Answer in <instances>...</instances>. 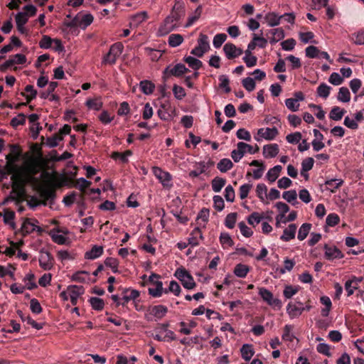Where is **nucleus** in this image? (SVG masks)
<instances>
[{"label":"nucleus","instance_id":"obj_1","mask_svg":"<svg viewBox=\"0 0 364 364\" xmlns=\"http://www.w3.org/2000/svg\"><path fill=\"white\" fill-rule=\"evenodd\" d=\"M44 178V184L40 186L39 193L42 198V205H46L47 202L53 203L56 197V188L62 187L64 183L59 181L57 172L49 173L45 171L43 173Z\"/></svg>","mask_w":364,"mask_h":364},{"label":"nucleus","instance_id":"obj_2","mask_svg":"<svg viewBox=\"0 0 364 364\" xmlns=\"http://www.w3.org/2000/svg\"><path fill=\"white\" fill-rule=\"evenodd\" d=\"M174 276L181 282L184 288L193 289L196 284L193 276L183 267L176 269Z\"/></svg>","mask_w":364,"mask_h":364},{"label":"nucleus","instance_id":"obj_3","mask_svg":"<svg viewBox=\"0 0 364 364\" xmlns=\"http://www.w3.org/2000/svg\"><path fill=\"white\" fill-rule=\"evenodd\" d=\"M38 223V220L25 218L21 228V231L23 236L29 235L34 231H37L39 235H41L43 230L37 225Z\"/></svg>","mask_w":364,"mask_h":364},{"label":"nucleus","instance_id":"obj_4","mask_svg":"<svg viewBox=\"0 0 364 364\" xmlns=\"http://www.w3.org/2000/svg\"><path fill=\"white\" fill-rule=\"evenodd\" d=\"M152 172L155 177L161 183L164 188H171L172 186L171 183L172 176L168 172L162 170L158 166H154Z\"/></svg>","mask_w":364,"mask_h":364},{"label":"nucleus","instance_id":"obj_5","mask_svg":"<svg viewBox=\"0 0 364 364\" xmlns=\"http://www.w3.org/2000/svg\"><path fill=\"white\" fill-rule=\"evenodd\" d=\"M39 265L44 270H50L55 263L53 255L45 249H41L39 252Z\"/></svg>","mask_w":364,"mask_h":364},{"label":"nucleus","instance_id":"obj_6","mask_svg":"<svg viewBox=\"0 0 364 364\" xmlns=\"http://www.w3.org/2000/svg\"><path fill=\"white\" fill-rule=\"evenodd\" d=\"M259 294L262 299L269 306L280 309L282 303L280 299L274 298L272 293L264 287L259 289Z\"/></svg>","mask_w":364,"mask_h":364},{"label":"nucleus","instance_id":"obj_7","mask_svg":"<svg viewBox=\"0 0 364 364\" xmlns=\"http://www.w3.org/2000/svg\"><path fill=\"white\" fill-rule=\"evenodd\" d=\"M188 72H190L189 69L182 63H178L173 68L168 65L164 70V78H166L171 75L179 77Z\"/></svg>","mask_w":364,"mask_h":364},{"label":"nucleus","instance_id":"obj_8","mask_svg":"<svg viewBox=\"0 0 364 364\" xmlns=\"http://www.w3.org/2000/svg\"><path fill=\"white\" fill-rule=\"evenodd\" d=\"M311 301L308 300L306 303V306L303 308H299L295 304L289 302L287 306V311L291 318H296L300 316L304 311H310L312 309Z\"/></svg>","mask_w":364,"mask_h":364},{"label":"nucleus","instance_id":"obj_9","mask_svg":"<svg viewBox=\"0 0 364 364\" xmlns=\"http://www.w3.org/2000/svg\"><path fill=\"white\" fill-rule=\"evenodd\" d=\"M279 134L278 129L276 127L272 128H261L257 131V136H255V139L259 141V138H264L267 140H273Z\"/></svg>","mask_w":364,"mask_h":364},{"label":"nucleus","instance_id":"obj_10","mask_svg":"<svg viewBox=\"0 0 364 364\" xmlns=\"http://www.w3.org/2000/svg\"><path fill=\"white\" fill-rule=\"evenodd\" d=\"M323 249L325 250V257L328 260L341 259L344 257L342 252L336 246H330L326 244Z\"/></svg>","mask_w":364,"mask_h":364},{"label":"nucleus","instance_id":"obj_11","mask_svg":"<svg viewBox=\"0 0 364 364\" xmlns=\"http://www.w3.org/2000/svg\"><path fill=\"white\" fill-rule=\"evenodd\" d=\"M271 44H274L284 38V32L282 28L269 29L266 33Z\"/></svg>","mask_w":364,"mask_h":364},{"label":"nucleus","instance_id":"obj_12","mask_svg":"<svg viewBox=\"0 0 364 364\" xmlns=\"http://www.w3.org/2000/svg\"><path fill=\"white\" fill-rule=\"evenodd\" d=\"M140 294L136 289H125L122 291V306H126L131 300L135 301Z\"/></svg>","mask_w":364,"mask_h":364},{"label":"nucleus","instance_id":"obj_13","mask_svg":"<svg viewBox=\"0 0 364 364\" xmlns=\"http://www.w3.org/2000/svg\"><path fill=\"white\" fill-rule=\"evenodd\" d=\"M173 18V16L169 15L164 19L163 24L159 28V31L161 33H168L176 29L177 22Z\"/></svg>","mask_w":364,"mask_h":364},{"label":"nucleus","instance_id":"obj_14","mask_svg":"<svg viewBox=\"0 0 364 364\" xmlns=\"http://www.w3.org/2000/svg\"><path fill=\"white\" fill-rule=\"evenodd\" d=\"M168 312V309L164 305L153 306L149 309V313L154 316L156 319H161L166 316Z\"/></svg>","mask_w":364,"mask_h":364},{"label":"nucleus","instance_id":"obj_15","mask_svg":"<svg viewBox=\"0 0 364 364\" xmlns=\"http://www.w3.org/2000/svg\"><path fill=\"white\" fill-rule=\"evenodd\" d=\"M77 16H79V23H80V28L82 29H85L87 26H89L94 20L93 16L88 13V14H83L82 12H79L77 14Z\"/></svg>","mask_w":364,"mask_h":364},{"label":"nucleus","instance_id":"obj_16","mask_svg":"<svg viewBox=\"0 0 364 364\" xmlns=\"http://www.w3.org/2000/svg\"><path fill=\"white\" fill-rule=\"evenodd\" d=\"M156 288L149 287L148 289L149 294L153 297H160L163 293L168 294V290L163 288V283L161 281L157 280L154 282Z\"/></svg>","mask_w":364,"mask_h":364},{"label":"nucleus","instance_id":"obj_17","mask_svg":"<svg viewBox=\"0 0 364 364\" xmlns=\"http://www.w3.org/2000/svg\"><path fill=\"white\" fill-rule=\"evenodd\" d=\"M296 224H290L288 228H285L283 231V235L280 237L282 241L288 242L295 237L296 231Z\"/></svg>","mask_w":364,"mask_h":364},{"label":"nucleus","instance_id":"obj_18","mask_svg":"<svg viewBox=\"0 0 364 364\" xmlns=\"http://www.w3.org/2000/svg\"><path fill=\"white\" fill-rule=\"evenodd\" d=\"M279 150V146L277 144L265 145L263 147V155L265 158H273L278 154Z\"/></svg>","mask_w":364,"mask_h":364},{"label":"nucleus","instance_id":"obj_19","mask_svg":"<svg viewBox=\"0 0 364 364\" xmlns=\"http://www.w3.org/2000/svg\"><path fill=\"white\" fill-rule=\"evenodd\" d=\"M102 253L103 247L102 246L94 245L90 251L85 252V258L95 259L100 257Z\"/></svg>","mask_w":364,"mask_h":364},{"label":"nucleus","instance_id":"obj_20","mask_svg":"<svg viewBox=\"0 0 364 364\" xmlns=\"http://www.w3.org/2000/svg\"><path fill=\"white\" fill-rule=\"evenodd\" d=\"M223 51L228 60H233L237 58L236 46L232 43H227L223 46Z\"/></svg>","mask_w":364,"mask_h":364},{"label":"nucleus","instance_id":"obj_21","mask_svg":"<svg viewBox=\"0 0 364 364\" xmlns=\"http://www.w3.org/2000/svg\"><path fill=\"white\" fill-rule=\"evenodd\" d=\"M198 237L200 239L203 238L200 229L198 227L194 228V230L191 232V237L188 238V245H191L192 247L198 246L199 245Z\"/></svg>","mask_w":364,"mask_h":364},{"label":"nucleus","instance_id":"obj_22","mask_svg":"<svg viewBox=\"0 0 364 364\" xmlns=\"http://www.w3.org/2000/svg\"><path fill=\"white\" fill-rule=\"evenodd\" d=\"M343 183V181L339 178H333L325 182L326 188L332 193H335Z\"/></svg>","mask_w":364,"mask_h":364},{"label":"nucleus","instance_id":"obj_23","mask_svg":"<svg viewBox=\"0 0 364 364\" xmlns=\"http://www.w3.org/2000/svg\"><path fill=\"white\" fill-rule=\"evenodd\" d=\"M141 91L145 95H151L155 90V85L149 80H142L139 83Z\"/></svg>","mask_w":364,"mask_h":364},{"label":"nucleus","instance_id":"obj_24","mask_svg":"<svg viewBox=\"0 0 364 364\" xmlns=\"http://www.w3.org/2000/svg\"><path fill=\"white\" fill-rule=\"evenodd\" d=\"M240 352L242 358L246 361L250 360L255 353L251 344H244L240 349Z\"/></svg>","mask_w":364,"mask_h":364},{"label":"nucleus","instance_id":"obj_25","mask_svg":"<svg viewBox=\"0 0 364 364\" xmlns=\"http://www.w3.org/2000/svg\"><path fill=\"white\" fill-rule=\"evenodd\" d=\"M282 169V167L280 165H277V166H274L273 168H270L266 175L267 180L270 183L274 182L277 180V178L279 177Z\"/></svg>","mask_w":364,"mask_h":364},{"label":"nucleus","instance_id":"obj_26","mask_svg":"<svg viewBox=\"0 0 364 364\" xmlns=\"http://www.w3.org/2000/svg\"><path fill=\"white\" fill-rule=\"evenodd\" d=\"M277 208L281 212V214L277 215V226L279 227V222L282 218L285 217V213L289 211V207L288 205L283 202H278L276 203Z\"/></svg>","mask_w":364,"mask_h":364},{"label":"nucleus","instance_id":"obj_27","mask_svg":"<svg viewBox=\"0 0 364 364\" xmlns=\"http://www.w3.org/2000/svg\"><path fill=\"white\" fill-rule=\"evenodd\" d=\"M249 272V267L241 263L236 264L234 269V274L240 278H245Z\"/></svg>","mask_w":364,"mask_h":364},{"label":"nucleus","instance_id":"obj_28","mask_svg":"<svg viewBox=\"0 0 364 364\" xmlns=\"http://www.w3.org/2000/svg\"><path fill=\"white\" fill-rule=\"evenodd\" d=\"M233 163L230 159L225 158L221 159L217 164V168L222 173H225L233 167Z\"/></svg>","mask_w":364,"mask_h":364},{"label":"nucleus","instance_id":"obj_29","mask_svg":"<svg viewBox=\"0 0 364 364\" xmlns=\"http://www.w3.org/2000/svg\"><path fill=\"white\" fill-rule=\"evenodd\" d=\"M92 183L84 178H80L74 181L73 186L78 188L82 193H85V189L91 186Z\"/></svg>","mask_w":364,"mask_h":364},{"label":"nucleus","instance_id":"obj_30","mask_svg":"<svg viewBox=\"0 0 364 364\" xmlns=\"http://www.w3.org/2000/svg\"><path fill=\"white\" fill-rule=\"evenodd\" d=\"M225 183L226 180L225 178L218 176L215 177L211 182L213 191L215 193H219Z\"/></svg>","mask_w":364,"mask_h":364},{"label":"nucleus","instance_id":"obj_31","mask_svg":"<svg viewBox=\"0 0 364 364\" xmlns=\"http://www.w3.org/2000/svg\"><path fill=\"white\" fill-rule=\"evenodd\" d=\"M282 197L284 200H286L288 203H291L293 205L299 203L296 200L297 193L295 190L284 191L282 194Z\"/></svg>","mask_w":364,"mask_h":364},{"label":"nucleus","instance_id":"obj_32","mask_svg":"<svg viewBox=\"0 0 364 364\" xmlns=\"http://www.w3.org/2000/svg\"><path fill=\"white\" fill-rule=\"evenodd\" d=\"M184 61L195 70H199L203 66L202 61L191 56L185 57Z\"/></svg>","mask_w":364,"mask_h":364},{"label":"nucleus","instance_id":"obj_33","mask_svg":"<svg viewBox=\"0 0 364 364\" xmlns=\"http://www.w3.org/2000/svg\"><path fill=\"white\" fill-rule=\"evenodd\" d=\"M311 228V224L307 223L302 224L299 230L298 236H297L298 239L300 241L304 240L307 237L308 234L309 233Z\"/></svg>","mask_w":364,"mask_h":364},{"label":"nucleus","instance_id":"obj_34","mask_svg":"<svg viewBox=\"0 0 364 364\" xmlns=\"http://www.w3.org/2000/svg\"><path fill=\"white\" fill-rule=\"evenodd\" d=\"M203 11V7L201 5H199L194 11V15L190 16L188 18V21L185 25L186 28L191 26L201 16Z\"/></svg>","mask_w":364,"mask_h":364},{"label":"nucleus","instance_id":"obj_35","mask_svg":"<svg viewBox=\"0 0 364 364\" xmlns=\"http://www.w3.org/2000/svg\"><path fill=\"white\" fill-rule=\"evenodd\" d=\"M123 49V44L120 42H117L111 46L109 53L117 59L122 54Z\"/></svg>","mask_w":364,"mask_h":364},{"label":"nucleus","instance_id":"obj_36","mask_svg":"<svg viewBox=\"0 0 364 364\" xmlns=\"http://www.w3.org/2000/svg\"><path fill=\"white\" fill-rule=\"evenodd\" d=\"M337 98L341 102H348L350 100V93L349 90L346 87H341L339 89Z\"/></svg>","mask_w":364,"mask_h":364},{"label":"nucleus","instance_id":"obj_37","mask_svg":"<svg viewBox=\"0 0 364 364\" xmlns=\"http://www.w3.org/2000/svg\"><path fill=\"white\" fill-rule=\"evenodd\" d=\"M299 286L287 285L283 291V295L286 299H291L299 291Z\"/></svg>","mask_w":364,"mask_h":364},{"label":"nucleus","instance_id":"obj_38","mask_svg":"<svg viewBox=\"0 0 364 364\" xmlns=\"http://www.w3.org/2000/svg\"><path fill=\"white\" fill-rule=\"evenodd\" d=\"M331 90V87L323 82L317 87V94L319 97L326 99L330 95Z\"/></svg>","mask_w":364,"mask_h":364},{"label":"nucleus","instance_id":"obj_39","mask_svg":"<svg viewBox=\"0 0 364 364\" xmlns=\"http://www.w3.org/2000/svg\"><path fill=\"white\" fill-rule=\"evenodd\" d=\"M183 41V38L181 34H171L168 37V45L175 48L180 46Z\"/></svg>","mask_w":364,"mask_h":364},{"label":"nucleus","instance_id":"obj_40","mask_svg":"<svg viewBox=\"0 0 364 364\" xmlns=\"http://www.w3.org/2000/svg\"><path fill=\"white\" fill-rule=\"evenodd\" d=\"M198 46L202 48L203 50L208 51L210 49L209 39L207 35L200 33L198 39Z\"/></svg>","mask_w":364,"mask_h":364},{"label":"nucleus","instance_id":"obj_41","mask_svg":"<svg viewBox=\"0 0 364 364\" xmlns=\"http://www.w3.org/2000/svg\"><path fill=\"white\" fill-rule=\"evenodd\" d=\"M25 91L29 92V95H25L24 92H21V95L26 99L27 102H31L33 99L36 97L37 91L34 89L31 85H28L25 87Z\"/></svg>","mask_w":364,"mask_h":364},{"label":"nucleus","instance_id":"obj_42","mask_svg":"<svg viewBox=\"0 0 364 364\" xmlns=\"http://www.w3.org/2000/svg\"><path fill=\"white\" fill-rule=\"evenodd\" d=\"M89 301L93 309L102 311L104 309L105 302L103 299L98 297H91Z\"/></svg>","mask_w":364,"mask_h":364},{"label":"nucleus","instance_id":"obj_43","mask_svg":"<svg viewBox=\"0 0 364 364\" xmlns=\"http://www.w3.org/2000/svg\"><path fill=\"white\" fill-rule=\"evenodd\" d=\"M220 242L223 248L227 247H231L234 245V242L232 240L230 235L227 232H222L220 236Z\"/></svg>","mask_w":364,"mask_h":364},{"label":"nucleus","instance_id":"obj_44","mask_svg":"<svg viewBox=\"0 0 364 364\" xmlns=\"http://www.w3.org/2000/svg\"><path fill=\"white\" fill-rule=\"evenodd\" d=\"M281 17L275 13H269L265 16V20L270 26H275L279 24Z\"/></svg>","mask_w":364,"mask_h":364},{"label":"nucleus","instance_id":"obj_45","mask_svg":"<svg viewBox=\"0 0 364 364\" xmlns=\"http://www.w3.org/2000/svg\"><path fill=\"white\" fill-rule=\"evenodd\" d=\"M237 217V213H230L228 214L225 219V225L229 229H232L235 227Z\"/></svg>","mask_w":364,"mask_h":364},{"label":"nucleus","instance_id":"obj_46","mask_svg":"<svg viewBox=\"0 0 364 364\" xmlns=\"http://www.w3.org/2000/svg\"><path fill=\"white\" fill-rule=\"evenodd\" d=\"M69 296H74L79 297L85 292V289L82 286L70 285L68 287Z\"/></svg>","mask_w":364,"mask_h":364},{"label":"nucleus","instance_id":"obj_47","mask_svg":"<svg viewBox=\"0 0 364 364\" xmlns=\"http://www.w3.org/2000/svg\"><path fill=\"white\" fill-rule=\"evenodd\" d=\"M26 116L23 113H19L17 117H14L10 122L11 126L16 128L18 125H24L26 124Z\"/></svg>","mask_w":364,"mask_h":364},{"label":"nucleus","instance_id":"obj_48","mask_svg":"<svg viewBox=\"0 0 364 364\" xmlns=\"http://www.w3.org/2000/svg\"><path fill=\"white\" fill-rule=\"evenodd\" d=\"M15 218V213L12 210H5L4 214V221L6 224H10L12 229H14L16 225L12 220Z\"/></svg>","mask_w":364,"mask_h":364},{"label":"nucleus","instance_id":"obj_49","mask_svg":"<svg viewBox=\"0 0 364 364\" xmlns=\"http://www.w3.org/2000/svg\"><path fill=\"white\" fill-rule=\"evenodd\" d=\"M61 140H63V136L60 134L55 133L53 136L46 139V144L50 148H53L57 146L58 141Z\"/></svg>","mask_w":364,"mask_h":364},{"label":"nucleus","instance_id":"obj_50","mask_svg":"<svg viewBox=\"0 0 364 364\" xmlns=\"http://www.w3.org/2000/svg\"><path fill=\"white\" fill-rule=\"evenodd\" d=\"M227 35L225 33H218L216 34L213 41V46L215 48H219L221 47L223 43L226 41Z\"/></svg>","mask_w":364,"mask_h":364},{"label":"nucleus","instance_id":"obj_51","mask_svg":"<svg viewBox=\"0 0 364 364\" xmlns=\"http://www.w3.org/2000/svg\"><path fill=\"white\" fill-rule=\"evenodd\" d=\"M263 217L257 212H254L250 214L247 218V222L250 225L255 226V225L259 224Z\"/></svg>","mask_w":364,"mask_h":364},{"label":"nucleus","instance_id":"obj_52","mask_svg":"<svg viewBox=\"0 0 364 364\" xmlns=\"http://www.w3.org/2000/svg\"><path fill=\"white\" fill-rule=\"evenodd\" d=\"M58 86V83L57 82H50L48 85V90L46 91L42 92L40 94V97L42 99H47L55 90V88Z\"/></svg>","mask_w":364,"mask_h":364},{"label":"nucleus","instance_id":"obj_53","mask_svg":"<svg viewBox=\"0 0 364 364\" xmlns=\"http://www.w3.org/2000/svg\"><path fill=\"white\" fill-rule=\"evenodd\" d=\"M88 275L89 272L87 271H78L73 274L72 280L77 282L84 283L86 282L85 276Z\"/></svg>","mask_w":364,"mask_h":364},{"label":"nucleus","instance_id":"obj_54","mask_svg":"<svg viewBox=\"0 0 364 364\" xmlns=\"http://www.w3.org/2000/svg\"><path fill=\"white\" fill-rule=\"evenodd\" d=\"M293 329V326L291 325H286L284 327V333L282 335V339L287 341H292L295 336L291 333V330Z\"/></svg>","mask_w":364,"mask_h":364},{"label":"nucleus","instance_id":"obj_55","mask_svg":"<svg viewBox=\"0 0 364 364\" xmlns=\"http://www.w3.org/2000/svg\"><path fill=\"white\" fill-rule=\"evenodd\" d=\"M339 222L340 218L336 213H330L326 217V223L327 225L330 227H334L335 225H338Z\"/></svg>","mask_w":364,"mask_h":364},{"label":"nucleus","instance_id":"obj_56","mask_svg":"<svg viewBox=\"0 0 364 364\" xmlns=\"http://www.w3.org/2000/svg\"><path fill=\"white\" fill-rule=\"evenodd\" d=\"M105 264L107 267H110L114 273L118 272L117 267L119 265V262L117 259L113 257H107L105 260Z\"/></svg>","mask_w":364,"mask_h":364},{"label":"nucleus","instance_id":"obj_57","mask_svg":"<svg viewBox=\"0 0 364 364\" xmlns=\"http://www.w3.org/2000/svg\"><path fill=\"white\" fill-rule=\"evenodd\" d=\"M314 164V159L312 157H308L301 162V169L303 172H308L311 170Z\"/></svg>","mask_w":364,"mask_h":364},{"label":"nucleus","instance_id":"obj_58","mask_svg":"<svg viewBox=\"0 0 364 364\" xmlns=\"http://www.w3.org/2000/svg\"><path fill=\"white\" fill-rule=\"evenodd\" d=\"M267 188L264 183H259L257 186L256 193L257 197L261 200H264V197H267Z\"/></svg>","mask_w":364,"mask_h":364},{"label":"nucleus","instance_id":"obj_59","mask_svg":"<svg viewBox=\"0 0 364 364\" xmlns=\"http://www.w3.org/2000/svg\"><path fill=\"white\" fill-rule=\"evenodd\" d=\"M132 18L133 23L139 25L148 18V14L146 11L139 12L134 15Z\"/></svg>","mask_w":364,"mask_h":364},{"label":"nucleus","instance_id":"obj_60","mask_svg":"<svg viewBox=\"0 0 364 364\" xmlns=\"http://www.w3.org/2000/svg\"><path fill=\"white\" fill-rule=\"evenodd\" d=\"M102 102L97 99H90L86 102V105L91 109L100 110L102 107Z\"/></svg>","mask_w":364,"mask_h":364},{"label":"nucleus","instance_id":"obj_61","mask_svg":"<svg viewBox=\"0 0 364 364\" xmlns=\"http://www.w3.org/2000/svg\"><path fill=\"white\" fill-rule=\"evenodd\" d=\"M305 53H306V55L308 58H315L318 57V53H320V50H318V48L317 47H316L314 46H308L305 49Z\"/></svg>","mask_w":364,"mask_h":364},{"label":"nucleus","instance_id":"obj_62","mask_svg":"<svg viewBox=\"0 0 364 364\" xmlns=\"http://www.w3.org/2000/svg\"><path fill=\"white\" fill-rule=\"evenodd\" d=\"M301 136H302L301 134L299 132H296L288 134L286 137V139L290 144H296L301 139Z\"/></svg>","mask_w":364,"mask_h":364},{"label":"nucleus","instance_id":"obj_63","mask_svg":"<svg viewBox=\"0 0 364 364\" xmlns=\"http://www.w3.org/2000/svg\"><path fill=\"white\" fill-rule=\"evenodd\" d=\"M53 41V39L50 36L44 35L39 42V46L43 49H48L51 47Z\"/></svg>","mask_w":364,"mask_h":364},{"label":"nucleus","instance_id":"obj_64","mask_svg":"<svg viewBox=\"0 0 364 364\" xmlns=\"http://www.w3.org/2000/svg\"><path fill=\"white\" fill-rule=\"evenodd\" d=\"M352 39L357 45H364V30L353 33Z\"/></svg>","mask_w":364,"mask_h":364}]
</instances>
